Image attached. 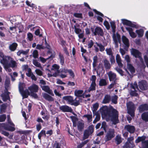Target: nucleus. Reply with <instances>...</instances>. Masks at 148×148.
I'll return each instance as SVG.
<instances>
[{"instance_id":"5fc2aeb1","label":"nucleus","mask_w":148,"mask_h":148,"mask_svg":"<svg viewBox=\"0 0 148 148\" xmlns=\"http://www.w3.org/2000/svg\"><path fill=\"white\" fill-rule=\"evenodd\" d=\"M93 60V65L95 67L97 65L98 63V58L96 56L94 57Z\"/></svg>"},{"instance_id":"412c9836","label":"nucleus","mask_w":148,"mask_h":148,"mask_svg":"<svg viewBox=\"0 0 148 148\" xmlns=\"http://www.w3.org/2000/svg\"><path fill=\"white\" fill-rule=\"evenodd\" d=\"M122 38V41L125 45L124 49H125L126 48H128L130 45L128 39L124 36H123Z\"/></svg>"},{"instance_id":"9d476101","label":"nucleus","mask_w":148,"mask_h":148,"mask_svg":"<svg viewBox=\"0 0 148 148\" xmlns=\"http://www.w3.org/2000/svg\"><path fill=\"white\" fill-rule=\"evenodd\" d=\"M4 123L0 124V132L2 134L7 137L10 139H13V135L10 134L9 132L3 130L4 129Z\"/></svg>"},{"instance_id":"c756f323","label":"nucleus","mask_w":148,"mask_h":148,"mask_svg":"<svg viewBox=\"0 0 148 148\" xmlns=\"http://www.w3.org/2000/svg\"><path fill=\"white\" fill-rule=\"evenodd\" d=\"M17 46V43L16 42H13L9 46V49L11 51H14L16 49Z\"/></svg>"},{"instance_id":"20e7f679","label":"nucleus","mask_w":148,"mask_h":148,"mask_svg":"<svg viewBox=\"0 0 148 148\" xmlns=\"http://www.w3.org/2000/svg\"><path fill=\"white\" fill-rule=\"evenodd\" d=\"M131 88L130 94L132 96H137V93L136 92L139 90L136 82L133 84L132 83L130 84Z\"/></svg>"},{"instance_id":"58836bf2","label":"nucleus","mask_w":148,"mask_h":148,"mask_svg":"<svg viewBox=\"0 0 148 148\" xmlns=\"http://www.w3.org/2000/svg\"><path fill=\"white\" fill-rule=\"evenodd\" d=\"M8 56H4L3 53L0 51V61L1 63V61H2L5 62L7 60L6 58Z\"/></svg>"},{"instance_id":"79ce46f5","label":"nucleus","mask_w":148,"mask_h":148,"mask_svg":"<svg viewBox=\"0 0 148 148\" xmlns=\"http://www.w3.org/2000/svg\"><path fill=\"white\" fill-rule=\"evenodd\" d=\"M142 119L146 121H148V112L143 113L142 115Z\"/></svg>"},{"instance_id":"a878e982","label":"nucleus","mask_w":148,"mask_h":148,"mask_svg":"<svg viewBox=\"0 0 148 148\" xmlns=\"http://www.w3.org/2000/svg\"><path fill=\"white\" fill-rule=\"evenodd\" d=\"M116 60L118 66L120 67H122L123 66V64L122 63L121 58L119 54H117L116 56Z\"/></svg>"},{"instance_id":"4c0bfd02","label":"nucleus","mask_w":148,"mask_h":148,"mask_svg":"<svg viewBox=\"0 0 148 148\" xmlns=\"http://www.w3.org/2000/svg\"><path fill=\"white\" fill-rule=\"evenodd\" d=\"M127 68L131 73H133L135 72V70L134 68L131 64H127Z\"/></svg>"},{"instance_id":"a18cd8bd","label":"nucleus","mask_w":148,"mask_h":148,"mask_svg":"<svg viewBox=\"0 0 148 148\" xmlns=\"http://www.w3.org/2000/svg\"><path fill=\"white\" fill-rule=\"evenodd\" d=\"M96 86V84L91 83L90 87L88 90V92H90L91 91L95 90Z\"/></svg>"},{"instance_id":"603ef678","label":"nucleus","mask_w":148,"mask_h":148,"mask_svg":"<svg viewBox=\"0 0 148 148\" xmlns=\"http://www.w3.org/2000/svg\"><path fill=\"white\" fill-rule=\"evenodd\" d=\"M59 57L60 60V62L62 65H63L64 63V58L63 56L61 54L59 55Z\"/></svg>"},{"instance_id":"e2e57ef3","label":"nucleus","mask_w":148,"mask_h":148,"mask_svg":"<svg viewBox=\"0 0 148 148\" xmlns=\"http://www.w3.org/2000/svg\"><path fill=\"white\" fill-rule=\"evenodd\" d=\"M96 79V77L95 75H92V76L91 78L90 79V80L91 81L92 84H96L95 81Z\"/></svg>"},{"instance_id":"393cba45","label":"nucleus","mask_w":148,"mask_h":148,"mask_svg":"<svg viewBox=\"0 0 148 148\" xmlns=\"http://www.w3.org/2000/svg\"><path fill=\"white\" fill-rule=\"evenodd\" d=\"M93 11L97 14L98 15V16H96L97 18V20L99 21L102 22L103 21V19L102 17H103V14L101 13V12L97 11L95 9Z\"/></svg>"},{"instance_id":"2f4dec72","label":"nucleus","mask_w":148,"mask_h":148,"mask_svg":"<svg viewBox=\"0 0 148 148\" xmlns=\"http://www.w3.org/2000/svg\"><path fill=\"white\" fill-rule=\"evenodd\" d=\"M139 111L148 110V105L146 104L141 105L138 108Z\"/></svg>"},{"instance_id":"aec40b11","label":"nucleus","mask_w":148,"mask_h":148,"mask_svg":"<svg viewBox=\"0 0 148 148\" xmlns=\"http://www.w3.org/2000/svg\"><path fill=\"white\" fill-rule=\"evenodd\" d=\"M126 29L128 32L130 36L132 38H134L136 37V34L133 32V30L131 27H126Z\"/></svg>"},{"instance_id":"2eb2a0df","label":"nucleus","mask_w":148,"mask_h":148,"mask_svg":"<svg viewBox=\"0 0 148 148\" xmlns=\"http://www.w3.org/2000/svg\"><path fill=\"white\" fill-rule=\"evenodd\" d=\"M93 34L94 35H97L101 36H103L104 34L103 29L99 27H97L95 28Z\"/></svg>"},{"instance_id":"cd10ccee","label":"nucleus","mask_w":148,"mask_h":148,"mask_svg":"<svg viewBox=\"0 0 148 148\" xmlns=\"http://www.w3.org/2000/svg\"><path fill=\"white\" fill-rule=\"evenodd\" d=\"M111 97L109 95H106L102 101V103L103 104H106L109 103L111 100Z\"/></svg>"},{"instance_id":"f3484780","label":"nucleus","mask_w":148,"mask_h":148,"mask_svg":"<svg viewBox=\"0 0 148 148\" xmlns=\"http://www.w3.org/2000/svg\"><path fill=\"white\" fill-rule=\"evenodd\" d=\"M139 86L140 89L144 90L147 88V82L145 81H141L139 82Z\"/></svg>"},{"instance_id":"c03bdc74","label":"nucleus","mask_w":148,"mask_h":148,"mask_svg":"<svg viewBox=\"0 0 148 148\" xmlns=\"http://www.w3.org/2000/svg\"><path fill=\"white\" fill-rule=\"evenodd\" d=\"M118 98V96L116 95H114L112 96L111 97V99L112 102L114 104H116L117 103V100Z\"/></svg>"},{"instance_id":"423d86ee","label":"nucleus","mask_w":148,"mask_h":148,"mask_svg":"<svg viewBox=\"0 0 148 148\" xmlns=\"http://www.w3.org/2000/svg\"><path fill=\"white\" fill-rule=\"evenodd\" d=\"M72 121L73 122V125L74 127H76L77 125L78 129L79 130H81L84 127V123L82 122L78 121L76 117L71 116Z\"/></svg>"},{"instance_id":"473e14b6","label":"nucleus","mask_w":148,"mask_h":148,"mask_svg":"<svg viewBox=\"0 0 148 148\" xmlns=\"http://www.w3.org/2000/svg\"><path fill=\"white\" fill-rule=\"evenodd\" d=\"M1 64L3 65L4 68L6 71L9 72H10L12 71V69L10 68V67H10L8 64L5 63L4 61H1Z\"/></svg>"},{"instance_id":"f03ea898","label":"nucleus","mask_w":148,"mask_h":148,"mask_svg":"<svg viewBox=\"0 0 148 148\" xmlns=\"http://www.w3.org/2000/svg\"><path fill=\"white\" fill-rule=\"evenodd\" d=\"M10 85V81L9 80L6 79L5 82V90L4 92L1 95V96L4 101H6L8 100L9 101L10 100L9 96L10 93L8 91V88Z\"/></svg>"},{"instance_id":"052dcab7","label":"nucleus","mask_w":148,"mask_h":148,"mask_svg":"<svg viewBox=\"0 0 148 148\" xmlns=\"http://www.w3.org/2000/svg\"><path fill=\"white\" fill-rule=\"evenodd\" d=\"M142 148H148V140H145L143 142V145Z\"/></svg>"},{"instance_id":"13d9d810","label":"nucleus","mask_w":148,"mask_h":148,"mask_svg":"<svg viewBox=\"0 0 148 148\" xmlns=\"http://www.w3.org/2000/svg\"><path fill=\"white\" fill-rule=\"evenodd\" d=\"M74 28L75 33L77 34H79L82 32L83 31L80 29L77 28L75 26H74Z\"/></svg>"},{"instance_id":"f257e3e1","label":"nucleus","mask_w":148,"mask_h":148,"mask_svg":"<svg viewBox=\"0 0 148 148\" xmlns=\"http://www.w3.org/2000/svg\"><path fill=\"white\" fill-rule=\"evenodd\" d=\"M101 114L102 117L107 121L110 120L114 125L119 123L118 112H101Z\"/></svg>"},{"instance_id":"8fccbe9b","label":"nucleus","mask_w":148,"mask_h":148,"mask_svg":"<svg viewBox=\"0 0 148 148\" xmlns=\"http://www.w3.org/2000/svg\"><path fill=\"white\" fill-rule=\"evenodd\" d=\"M99 107V104L96 103L92 105V111H96L97 110Z\"/></svg>"},{"instance_id":"c85d7f7f","label":"nucleus","mask_w":148,"mask_h":148,"mask_svg":"<svg viewBox=\"0 0 148 148\" xmlns=\"http://www.w3.org/2000/svg\"><path fill=\"white\" fill-rule=\"evenodd\" d=\"M81 100L80 98L79 97H76L74 99H73V105L75 106H77L79 104L80 102H81Z\"/></svg>"},{"instance_id":"4d7b16f0","label":"nucleus","mask_w":148,"mask_h":148,"mask_svg":"<svg viewBox=\"0 0 148 148\" xmlns=\"http://www.w3.org/2000/svg\"><path fill=\"white\" fill-rule=\"evenodd\" d=\"M27 36L28 40L29 41H32L33 40V35L31 33H28L27 34Z\"/></svg>"},{"instance_id":"864d4df0","label":"nucleus","mask_w":148,"mask_h":148,"mask_svg":"<svg viewBox=\"0 0 148 148\" xmlns=\"http://www.w3.org/2000/svg\"><path fill=\"white\" fill-rule=\"evenodd\" d=\"M106 51L107 55L110 56H113V52L111 48H106Z\"/></svg>"},{"instance_id":"6ab92c4d","label":"nucleus","mask_w":148,"mask_h":148,"mask_svg":"<svg viewBox=\"0 0 148 148\" xmlns=\"http://www.w3.org/2000/svg\"><path fill=\"white\" fill-rule=\"evenodd\" d=\"M38 86L35 84H33L28 88L30 92H37L38 91Z\"/></svg>"},{"instance_id":"de8ad7c7","label":"nucleus","mask_w":148,"mask_h":148,"mask_svg":"<svg viewBox=\"0 0 148 148\" xmlns=\"http://www.w3.org/2000/svg\"><path fill=\"white\" fill-rule=\"evenodd\" d=\"M99 85L100 86H105L107 84L106 80L104 79H101L99 82Z\"/></svg>"},{"instance_id":"a19ab883","label":"nucleus","mask_w":148,"mask_h":148,"mask_svg":"<svg viewBox=\"0 0 148 148\" xmlns=\"http://www.w3.org/2000/svg\"><path fill=\"white\" fill-rule=\"evenodd\" d=\"M59 68L60 67L58 65L54 64L52 66V70L55 71L56 72V74H57L59 73Z\"/></svg>"},{"instance_id":"72a5a7b5","label":"nucleus","mask_w":148,"mask_h":148,"mask_svg":"<svg viewBox=\"0 0 148 148\" xmlns=\"http://www.w3.org/2000/svg\"><path fill=\"white\" fill-rule=\"evenodd\" d=\"M43 96L45 99L49 101H54L53 98L47 93L43 94Z\"/></svg>"},{"instance_id":"6e6d98bb","label":"nucleus","mask_w":148,"mask_h":148,"mask_svg":"<svg viewBox=\"0 0 148 148\" xmlns=\"http://www.w3.org/2000/svg\"><path fill=\"white\" fill-rule=\"evenodd\" d=\"M112 30V32L114 33L115 32L116 25L114 21H111L110 22Z\"/></svg>"},{"instance_id":"5701e85b","label":"nucleus","mask_w":148,"mask_h":148,"mask_svg":"<svg viewBox=\"0 0 148 148\" xmlns=\"http://www.w3.org/2000/svg\"><path fill=\"white\" fill-rule=\"evenodd\" d=\"M125 128L130 133H133L135 130V127L134 126L129 125H125Z\"/></svg>"},{"instance_id":"9b49d317","label":"nucleus","mask_w":148,"mask_h":148,"mask_svg":"<svg viewBox=\"0 0 148 148\" xmlns=\"http://www.w3.org/2000/svg\"><path fill=\"white\" fill-rule=\"evenodd\" d=\"M93 131V127L92 125L89 126L88 129L85 131L84 133V139L87 138L91 134Z\"/></svg>"},{"instance_id":"ddd939ff","label":"nucleus","mask_w":148,"mask_h":148,"mask_svg":"<svg viewBox=\"0 0 148 148\" xmlns=\"http://www.w3.org/2000/svg\"><path fill=\"white\" fill-rule=\"evenodd\" d=\"M126 106L128 111H134L136 110V107L135 104L131 101L127 102Z\"/></svg>"},{"instance_id":"69168bd1","label":"nucleus","mask_w":148,"mask_h":148,"mask_svg":"<svg viewBox=\"0 0 148 148\" xmlns=\"http://www.w3.org/2000/svg\"><path fill=\"white\" fill-rule=\"evenodd\" d=\"M94 45V42L92 40H90L88 42V48H91Z\"/></svg>"},{"instance_id":"37998d69","label":"nucleus","mask_w":148,"mask_h":148,"mask_svg":"<svg viewBox=\"0 0 148 148\" xmlns=\"http://www.w3.org/2000/svg\"><path fill=\"white\" fill-rule=\"evenodd\" d=\"M41 114L43 116L42 118L44 119L47 120L49 118V116L47 112H41Z\"/></svg>"},{"instance_id":"39448f33","label":"nucleus","mask_w":148,"mask_h":148,"mask_svg":"<svg viewBox=\"0 0 148 148\" xmlns=\"http://www.w3.org/2000/svg\"><path fill=\"white\" fill-rule=\"evenodd\" d=\"M24 84L20 82L19 85V91L22 96L23 98H26L28 97V95L30 94V92L27 89L24 90L23 86Z\"/></svg>"},{"instance_id":"680f3d73","label":"nucleus","mask_w":148,"mask_h":148,"mask_svg":"<svg viewBox=\"0 0 148 148\" xmlns=\"http://www.w3.org/2000/svg\"><path fill=\"white\" fill-rule=\"evenodd\" d=\"M142 148H148V140H145L143 142V145Z\"/></svg>"},{"instance_id":"f8f14e48","label":"nucleus","mask_w":148,"mask_h":148,"mask_svg":"<svg viewBox=\"0 0 148 148\" xmlns=\"http://www.w3.org/2000/svg\"><path fill=\"white\" fill-rule=\"evenodd\" d=\"M112 38L115 44V47L117 48L118 47V42H120V36L118 34H115L114 33L113 35Z\"/></svg>"},{"instance_id":"774afa93","label":"nucleus","mask_w":148,"mask_h":148,"mask_svg":"<svg viewBox=\"0 0 148 148\" xmlns=\"http://www.w3.org/2000/svg\"><path fill=\"white\" fill-rule=\"evenodd\" d=\"M35 71L36 74L39 76H42V72L40 70L37 69L35 70Z\"/></svg>"},{"instance_id":"dca6fc26","label":"nucleus","mask_w":148,"mask_h":148,"mask_svg":"<svg viewBox=\"0 0 148 148\" xmlns=\"http://www.w3.org/2000/svg\"><path fill=\"white\" fill-rule=\"evenodd\" d=\"M122 22L124 25H128L132 27H136V25L131 21L125 19H122Z\"/></svg>"},{"instance_id":"c9c22d12","label":"nucleus","mask_w":148,"mask_h":148,"mask_svg":"<svg viewBox=\"0 0 148 148\" xmlns=\"http://www.w3.org/2000/svg\"><path fill=\"white\" fill-rule=\"evenodd\" d=\"M54 55H55L53 54L52 55H51L48 58H47L46 59H45V58H44L42 57H39V59H40V61L42 63H44L45 62H46V61L48 59H52L53 57H54Z\"/></svg>"},{"instance_id":"ea45409f","label":"nucleus","mask_w":148,"mask_h":148,"mask_svg":"<svg viewBox=\"0 0 148 148\" xmlns=\"http://www.w3.org/2000/svg\"><path fill=\"white\" fill-rule=\"evenodd\" d=\"M136 32L139 37H142L144 34V31L142 29H140L136 30Z\"/></svg>"},{"instance_id":"338daca9","label":"nucleus","mask_w":148,"mask_h":148,"mask_svg":"<svg viewBox=\"0 0 148 148\" xmlns=\"http://www.w3.org/2000/svg\"><path fill=\"white\" fill-rule=\"evenodd\" d=\"M99 110V111H108V106H103Z\"/></svg>"},{"instance_id":"b1692460","label":"nucleus","mask_w":148,"mask_h":148,"mask_svg":"<svg viewBox=\"0 0 148 148\" xmlns=\"http://www.w3.org/2000/svg\"><path fill=\"white\" fill-rule=\"evenodd\" d=\"M74 94L77 97H83V98H84V95L83 94V91L82 90H75Z\"/></svg>"},{"instance_id":"bf43d9fd","label":"nucleus","mask_w":148,"mask_h":148,"mask_svg":"<svg viewBox=\"0 0 148 148\" xmlns=\"http://www.w3.org/2000/svg\"><path fill=\"white\" fill-rule=\"evenodd\" d=\"M116 141L117 144H119L121 142V137L118 135L116 138Z\"/></svg>"},{"instance_id":"e433bc0d","label":"nucleus","mask_w":148,"mask_h":148,"mask_svg":"<svg viewBox=\"0 0 148 148\" xmlns=\"http://www.w3.org/2000/svg\"><path fill=\"white\" fill-rule=\"evenodd\" d=\"M145 138L146 137L144 136L141 137H138L135 140V142L136 143H138L140 142H142V145H143V142L145 141L144 140L145 139Z\"/></svg>"},{"instance_id":"7ed1b4c3","label":"nucleus","mask_w":148,"mask_h":148,"mask_svg":"<svg viewBox=\"0 0 148 148\" xmlns=\"http://www.w3.org/2000/svg\"><path fill=\"white\" fill-rule=\"evenodd\" d=\"M7 119L8 123L10 125L4 123V129L7 131L13 132L15 130V125L11 120L9 116H8Z\"/></svg>"},{"instance_id":"49530a36","label":"nucleus","mask_w":148,"mask_h":148,"mask_svg":"<svg viewBox=\"0 0 148 148\" xmlns=\"http://www.w3.org/2000/svg\"><path fill=\"white\" fill-rule=\"evenodd\" d=\"M134 144H132V143L127 142L124 146L123 148H132Z\"/></svg>"},{"instance_id":"7c9ffc66","label":"nucleus","mask_w":148,"mask_h":148,"mask_svg":"<svg viewBox=\"0 0 148 148\" xmlns=\"http://www.w3.org/2000/svg\"><path fill=\"white\" fill-rule=\"evenodd\" d=\"M103 65L106 70L109 69L111 67V65L109 61L105 59L103 61Z\"/></svg>"},{"instance_id":"a211bd4d","label":"nucleus","mask_w":148,"mask_h":148,"mask_svg":"<svg viewBox=\"0 0 148 148\" xmlns=\"http://www.w3.org/2000/svg\"><path fill=\"white\" fill-rule=\"evenodd\" d=\"M109 79L110 81H113L114 82L116 80V75L115 73L110 71L108 73Z\"/></svg>"},{"instance_id":"0eeeda50","label":"nucleus","mask_w":148,"mask_h":148,"mask_svg":"<svg viewBox=\"0 0 148 148\" xmlns=\"http://www.w3.org/2000/svg\"><path fill=\"white\" fill-rule=\"evenodd\" d=\"M7 60L5 62L12 68L16 67L17 66V63L10 56L6 57Z\"/></svg>"},{"instance_id":"bb28decb","label":"nucleus","mask_w":148,"mask_h":148,"mask_svg":"<svg viewBox=\"0 0 148 148\" xmlns=\"http://www.w3.org/2000/svg\"><path fill=\"white\" fill-rule=\"evenodd\" d=\"M98 112H93L94 116H96L95 119L93 121V123H96L100 119V115Z\"/></svg>"},{"instance_id":"f704fd0d","label":"nucleus","mask_w":148,"mask_h":148,"mask_svg":"<svg viewBox=\"0 0 148 148\" xmlns=\"http://www.w3.org/2000/svg\"><path fill=\"white\" fill-rule=\"evenodd\" d=\"M60 109L62 111H71L72 109L68 106L65 105L60 107Z\"/></svg>"},{"instance_id":"0e129e2a","label":"nucleus","mask_w":148,"mask_h":148,"mask_svg":"<svg viewBox=\"0 0 148 148\" xmlns=\"http://www.w3.org/2000/svg\"><path fill=\"white\" fill-rule=\"evenodd\" d=\"M84 117L87 118L88 122H90L92 121V115L90 114L85 115L84 116Z\"/></svg>"},{"instance_id":"1a4fd4ad","label":"nucleus","mask_w":148,"mask_h":148,"mask_svg":"<svg viewBox=\"0 0 148 148\" xmlns=\"http://www.w3.org/2000/svg\"><path fill=\"white\" fill-rule=\"evenodd\" d=\"M114 130L113 129H109L107 132L105 140L106 141H109L114 137Z\"/></svg>"},{"instance_id":"4be33fe9","label":"nucleus","mask_w":148,"mask_h":148,"mask_svg":"<svg viewBox=\"0 0 148 148\" xmlns=\"http://www.w3.org/2000/svg\"><path fill=\"white\" fill-rule=\"evenodd\" d=\"M62 99L67 101L69 104L73 105V97L71 96H65L63 97Z\"/></svg>"},{"instance_id":"09e8293b","label":"nucleus","mask_w":148,"mask_h":148,"mask_svg":"<svg viewBox=\"0 0 148 148\" xmlns=\"http://www.w3.org/2000/svg\"><path fill=\"white\" fill-rule=\"evenodd\" d=\"M33 64L35 66L40 68H42V66L36 60H33Z\"/></svg>"},{"instance_id":"4468645a","label":"nucleus","mask_w":148,"mask_h":148,"mask_svg":"<svg viewBox=\"0 0 148 148\" xmlns=\"http://www.w3.org/2000/svg\"><path fill=\"white\" fill-rule=\"evenodd\" d=\"M40 87L42 90L47 92L51 95H54L52 91L50 89V88L48 86L40 85Z\"/></svg>"},{"instance_id":"3c124183","label":"nucleus","mask_w":148,"mask_h":148,"mask_svg":"<svg viewBox=\"0 0 148 148\" xmlns=\"http://www.w3.org/2000/svg\"><path fill=\"white\" fill-rule=\"evenodd\" d=\"M95 44L99 48V50L100 51L102 52L104 50V47L101 43H98L97 42H96Z\"/></svg>"},{"instance_id":"6e6552de","label":"nucleus","mask_w":148,"mask_h":148,"mask_svg":"<svg viewBox=\"0 0 148 148\" xmlns=\"http://www.w3.org/2000/svg\"><path fill=\"white\" fill-rule=\"evenodd\" d=\"M131 52L132 55L136 58H138L140 62H142L143 63V59L142 58V54L141 52L138 50L133 48L131 49Z\"/></svg>"}]
</instances>
